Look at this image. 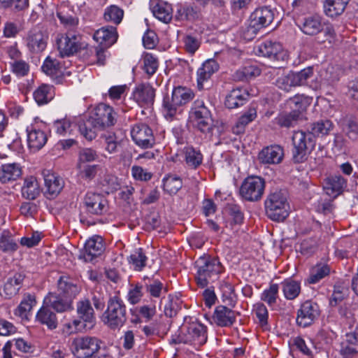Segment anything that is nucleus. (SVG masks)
Instances as JSON below:
<instances>
[{"instance_id":"obj_27","label":"nucleus","mask_w":358,"mask_h":358,"mask_svg":"<svg viewBox=\"0 0 358 358\" xmlns=\"http://www.w3.org/2000/svg\"><path fill=\"white\" fill-rule=\"evenodd\" d=\"M94 39L106 48L114 44L117 39V29L113 26H106L95 31Z\"/></svg>"},{"instance_id":"obj_32","label":"nucleus","mask_w":358,"mask_h":358,"mask_svg":"<svg viewBox=\"0 0 358 358\" xmlns=\"http://www.w3.org/2000/svg\"><path fill=\"white\" fill-rule=\"evenodd\" d=\"M44 182L46 188L45 193L51 198L57 196L64 185V180L52 173H48L44 175Z\"/></svg>"},{"instance_id":"obj_53","label":"nucleus","mask_w":358,"mask_h":358,"mask_svg":"<svg viewBox=\"0 0 358 358\" xmlns=\"http://www.w3.org/2000/svg\"><path fill=\"white\" fill-rule=\"evenodd\" d=\"M148 257L142 248H137L128 257L129 264L133 266L134 270L141 271L146 265Z\"/></svg>"},{"instance_id":"obj_11","label":"nucleus","mask_w":358,"mask_h":358,"mask_svg":"<svg viewBox=\"0 0 358 358\" xmlns=\"http://www.w3.org/2000/svg\"><path fill=\"white\" fill-rule=\"evenodd\" d=\"M56 44L60 57H70L82 48L80 36L76 31H68L64 34H58Z\"/></svg>"},{"instance_id":"obj_23","label":"nucleus","mask_w":358,"mask_h":358,"mask_svg":"<svg viewBox=\"0 0 358 358\" xmlns=\"http://www.w3.org/2000/svg\"><path fill=\"white\" fill-rule=\"evenodd\" d=\"M22 175V166L13 162L3 163L0 166V182L7 184L16 181Z\"/></svg>"},{"instance_id":"obj_28","label":"nucleus","mask_w":358,"mask_h":358,"mask_svg":"<svg viewBox=\"0 0 358 358\" xmlns=\"http://www.w3.org/2000/svg\"><path fill=\"white\" fill-rule=\"evenodd\" d=\"M150 8L153 15L164 22H169L172 18V6L162 0H150Z\"/></svg>"},{"instance_id":"obj_50","label":"nucleus","mask_w":358,"mask_h":358,"mask_svg":"<svg viewBox=\"0 0 358 358\" xmlns=\"http://www.w3.org/2000/svg\"><path fill=\"white\" fill-rule=\"evenodd\" d=\"M171 96L182 108L183 106L193 99L194 94L192 90L179 86L173 89Z\"/></svg>"},{"instance_id":"obj_60","label":"nucleus","mask_w":358,"mask_h":358,"mask_svg":"<svg viewBox=\"0 0 358 358\" xmlns=\"http://www.w3.org/2000/svg\"><path fill=\"white\" fill-rule=\"evenodd\" d=\"M279 287L278 284H271L265 289L261 294V300L266 302L268 306H274L278 297Z\"/></svg>"},{"instance_id":"obj_63","label":"nucleus","mask_w":358,"mask_h":358,"mask_svg":"<svg viewBox=\"0 0 358 358\" xmlns=\"http://www.w3.org/2000/svg\"><path fill=\"white\" fill-rule=\"evenodd\" d=\"M294 80L296 86L304 85L308 80L313 76L314 71L312 66H308L298 72L292 71Z\"/></svg>"},{"instance_id":"obj_47","label":"nucleus","mask_w":358,"mask_h":358,"mask_svg":"<svg viewBox=\"0 0 358 358\" xmlns=\"http://www.w3.org/2000/svg\"><path fill=\"white\" fill-rule=\"evenodd\" d=\"M333 129V123L329 120H320L310 124L308 129L314 136L328 135Z\"/></svg>"},{"instance_id":"obj_13","label":"nucleus","mask_w":358,"mask_h":358,"mask_svg":"<svg viewBox=\"0 0 358 358\" xmlns=\"http://www.w3.org/2000/svg\"><path fill=\"white\" fill-rule=\"evenodd\" d=\"M320 310L318 304L310 300L303 302L297 311L296 323L302 327L312 324L319 317Z\"/></svg>"},{"instance_id":"obj_8","label":"nucleus","mask_w":358,"mask_h":358,"mask_svg":"<svg viewBox=\"0 0 358 358\" xmlns=\"http://www.w3.org/2000/svg\"><path fill=\"white\" fill-rule=\"evenodd\" d=\"M71 349L77 358H92L99 352L100 341L95 337H76L72 341Z\"/></svg>"},{"instance_id":"obj_64","label":"nucleus","mask_w":358,"mask_h":358,"mask_svg":"<svg viewBox=\"0 0 358 358\" xmlns=\"http://www.w3.org/2000/svg\"><path fill=\"white\" fill-rule=\"evenodd\" d=\"M253 311L258 320L259 324L263 328L266 327L268 312L266 306L262 303H257L253 306Z\"/></svg>"},{"instance_id":"obj_7","label":"nucleus","mask_w":358,"mask_h":358,"mask_svg":"<svg viewBox=\"0 0 358 358\" xmlns=\"http://www.w3.org/2000/svg\"><path fill=\"white\" fill-rule=\"evenodd\" d=\"M189 120L201 132H210L213 126L211 113L201 100H196L189 111Z\"/></svg>"},{"instance_id":"obj_49","label":"nucleus","mask_w":358,"mask_h":358,"mask_svg":"<svg viewBox=\"0 0 358 358\" xmlns=\"http://www.w3.org/2000/svg\"><path fill=\"white\" fill-rule=\"evenodd\" d=\"M142 68L144 72L150 77L154 75L159 66L158 59L152 53L145 52L141 57Z\"/></svg>"},{"instance_id":"obj_18","label":"nucleus","mask_w":358,"mask_h":358,"mask_svg":"<svg viewBox=\"0 0 358 358\" xmlns=\"http://www.w3.org/2000/svg\"><path fill=\"white\" fill-rule=\"evenodd\" d=\"M284 158V150L279 145L264 147L258 154L257 159L264 165L278 164Z\"/></svg>"},{"instance_id":"obj_31","label":"nucleus","mask_w":358,"mask_h":358,"mask_svg":"<svg viewBox=\"0 0 358 358\" xmlns=\"http://www.w3.org/2000/svg\"><path fill=\"white\" fill-rule=\"evenodd\" d=\"M103 250L102 238L99 236H92L85 244L84 258L86 261H92L94 257L101 255Z\"/></svg>"},{"instance_id":"obj_58","label":"nucleus","mask_w":358,"mask_h":358,"mask_svg":"<svg viewBox=\"0 0 358 358\" xmlns=\"http://www.w3.org/2000/svg\"><path fill=\"white\" fill-rule=\"evenodd\" d=\"M36 303V299L34 296L31 294L25 295L18 306L15 314L21 317H27Z\"/></svg>"},{"instance_id":"obj_17","label":"nucleus","mask_w":358,"mask_h":358,"mask_svg":"<svg viewBox=\"0 0 358 358\" xmlns=\"http://www.w3.org/2000/svg\"><path fill=\"white\" fill-rule=\"evenodd\" d=\"M84 205L88 213L101 215L108 210V202L100 194L87 192L84 198Z\"/></svg>"},{"instance_id":"obj_45","label":"nucleus","mask_w":358,"mask_h":358,"mask_svg":"<svg viewBox=\"0 0 358 358\" xmlns=\"http://www.w3.org/2000/svg\"><path fill=\"white\" fill-rule=\"evenodd\" d=\"M257 117V110L255 108H250L244 114H243L236 121L233 127L232 131L235 134H239L244 131L245 127L250 122Z\"/></svg>"},{"instance_id":"obj_33","label":"nucleus","mask_w":358,"mask_h":358,"mask_svg":"<svg viewBox=\"0 0 358 358\" xmlns=\"http://www.w3.org/2000/svg\"><path fill=\"white\" fill-rule=\"evenodd\" d=\"M246 90L241 87L233 89L227 95L224 104L229 108H236L243 106L248 98Z\"/></svg>"},{"instance_id":"obj_41","label":"nucleus","mask_w":358,"mask_h":358,"mask_svg":"<svg viewBox=\"0 0 358 358\" xmlns=\"http://www.w3.org/2000/svg\"><path fill=\"white\" fill-rule=\"evenodd\" d=\"M281 289L285 298L294 300L301 293V283L292 278H287L281 282Z\"/></svg>"},{"instance_id":"obj_21","label":"nucleus","mask_w":358,"mask_h":358,"mask_svg":"<svg viewBox=\"0 0 358 358\" xmlns=\"http://www.w3.org/2000/svg\"><path fill=\"white\" fill-rule=\"evenodd\" d=\"M43 71L50 76L53 80L58 83L62 80V78L66 74L69 76V72L66 71L64 66L56 58L48 56L42 65Z\"/></svg>"},{"instance_id":"obj_16","label":"nucleus","mask_w":358,"mask_h":358,"mask_svg":"<svg viewBox=\"0 0 358 358\" xmlns=\"http://www.w3.org/2000/svg\"><path fill=\"white\" fill-rule=\"evenodd\" d=\"M256 52L259 56L273 61H283L287 57V53L280 43L268 40L261 43L257 47Z\"/></svg>"},{"instance_id":"obj_25","label":"nucleus","mask_w":358,"mask_h":358,"mask_svg":"<svg viewBox=\"0 0 358 358\" xmlns=\"http://www.w3.org/2000/svg\"><path fill=\"white\" fill-rule=\"evenodd\" d=\"M236 313L235 311L224 306L215 308L213 320L219 327H230L236 322Z\"/></svg>"},{"instance_id":"obj_24","label":"nucleus","mask_w":358,"mask_h":358,"mask_svg":"<svg viewBox=\"0 0 358 358\" xmlns=\"http://www.w3.org/2000/svg\"><path fill=\"white\" fill-rule=\"evenodd\" d=\"M43 303L58 313H62L73 309V301H71V299L64 297L57 292L49 293L48 295L45 297Z\"/></svg>"},{"instance_id":"obj_42","label":"nucleus","mask_w":358,"mask_h":358,"mask_svg":"<svg viewBox=\"0 0 358 358\" xmlns=\"http://www.w3.org/2000/svg\"><path fill=\"white\" fill-rule=\"evenodd\" d=\"M312 347L313 343L310 341L308 344L304 339L297 336L292 341L291 350L294 355L310 357L313 355Z\"/></svg>"},{"instance_id":"obj_48","label":"nucleus","mask_w":358,"mask_h":358,"mask_svg":"<svg viewBox=\"0 0 358 358\" xmlns=\"http://www.w3.org/2000/svg\"><path fill=\"white\" fill-rule=\"evenodd\" d=\"M57 15L66 29L74 31L75 29L77 28L79 23L78 18L72 13L66 11L64 8H59Z\"/></svg>"},{"instance_id":"obj_34","label":"nucleus","mask_w":358,"mask_h":358,"mask_svg":"<svg viewBox=\"0 0 358 358\" xmlns=\"http://www.w3.org/2000/svg\"><path fill=\"white\" fill-rule=\"evenodd\" d=\"M299 26L301 30L307 35H315L323 29L321 17L318 15L305 17Z\"/></svg>"},{"instance_id":"obj_9","label":"nucleus","mask_w":358,"mask_h":358,"mask_svg":"<svg viewBox=\"0 0 358 358\" xmlns=\"http://www.w3.org/2000/svg\"><path fill=\"white\" fill-rule=\"evenodd\" d=\"M266 182L260 176H251L247 177L240 188V194L243 199L248 201L260 200L264 193Z\"/></svg>"},{"instance_id":"obj_12","label":"nucleus","mask_w":358,"mask_h":358,"mask_svg":"<svg viewBox=\"0 0 358 358\" xmlns=\"http://www.w3.org/2000/svg\"><path fill=\"white\" fill-rule=\"evenodd\" d=\"M274 19V11L268 6L257 8L250 17L249 31L256 34L268 27Z\"/></svg>"},{"instance_id":"obj_4","label":"nucleus","mask_w":358,"mask_h":358,"mask_svg":"<svg viewBox=\"0 0 358 358\" xmlns=\"http://www.w3.org/2000/svg\"><path fill=\"white\" fill-rule=\"evenodd\" d=\"M197 268L195 276L199 287L204 288L209 283L218 279L224 268L217 257L211 256L200 257L196 262Z\"/></svg>"},{"instance_id":"obj_14","label":"nucleus","mask_w":358,"mask_h":358,"mask_svg":"<svg viewBox=\"0 0 358 358\" xmlns=\"http://www.w3.org/2000/svg\"><path fill=\"white\" fill-rule=\"evenodd\" d=\"M155 97V89L149 83L136 85L132 90L131 99L140 107L152 105Z\"/></svg>"},{"instance_id":"obj_62","label":"nucleus","mask_w":358,"mask_h":358,"mask_svg":"<svg viewBox=\"0 0 358 358\" xmlns=\"http://www.w3.org/2000/svg\"><path fill=\"white\" fill-rule=\"evenodd\" d=\"M72 124L69 118H63L55 120L52 124V129L59 136L71 134L72 131Z\"/></svg>"},{"instance_id":"obj_52","label":"nucleus","mask_w":358,"mask_h":358,"mask_svg":"<svg viewBox=\"0 0 358 358\" xmlns=\"http://www.w3.org/2000/svg\"><path fill=\"white\" fill-rule=\"evenodd\" d=\"M185 160L187 165L192 169H196L203 161V155L198 150L192 147H186L184 150Z\"/></svg>"},{"instance_id":"obj_38","label":"nucleus","mask_w":358,"mask_h":358,"mask_svg":"<svg viewBox=\"0 0 358 358\" xmlns=\"http://www.w3.org/2000/svg\"><path fill=\"white\" fill-rule=\"evenodd\" d=\"M76 311L82 322L92 325L94 322V313L89 299L80 300L76 304Z\"/></svg>"},{"instance_id":"obj_3","label":"nucleus","mask_w":358,"mask_h":358,"mask_svg":"<svg viewBox=\"0 0 358 358\" xmlns=\"http://www.w3.org/2000/svg\"><path fill=\"white\" fill-rule=\"evenodd\" d=\"M207 341V327L198 322L185 321L172 338L174 343H185L200 347Z\"/></svg>"},{"instance_id":"obj_37","label":"nucleus","mask_w":358,"mask_h":358,"mask_svg":"<svg viewBox=\"0 0 358 358\" xmlns=\"http://www.w3.org/2000/svg\"><path fill=\"white\" fill-rule=\"evenodd\" d=\"M357 348L358 327L353 331L346 334V340L341 345V353L346 357H349L357 352Z\"/></svg>"},{"instance_id":"obj_10","label":"nucleus","mask_w":358,"mask_h":358,"mask_svg":"<svg viewBox=\"0 0 358 358\" xmlns=\"http://www.w3.org/2000/svg\"><path fill=\"white\" fill-rule=\"evenodd\" d=\"M294 145L293 160L296 163L304 162L308 154L314 148L315 143L310 133L303 131H295L292 136Z\"/></svg>"},{"instance_id":"obj_29","label":"nucleus","mask_w":358,"mask_h":358,"mask_svg":"<svg viewBox=\"0 0 358 358\" xmlns=\"http://www.w3.org/2000/svg\"><path fill=\"white\" fill-rule=\"evenodd\" d=\"M48 36L39 29L31 30L27 38V45L32 52H40L45 50Z\"/></svg>"},{"instance_id":"obj_2","label":"nucleus","mask_w":358,"mask_h":358,"mask_svg":"<svg viewBox=\"0 0 358 358\" xmlns=\"http://www.w3.org/2000/svg\"><path fill=\"white\" fill-rule=\"evenodd\" d=\"M310 104V99L303 95H296L289 99L285 104L289 111L284 110L275 118L276 123L281 127H294L303 117V113Z\"/></svg>"},{"instance_id":"obj_46","label":"nucleus","mask_w":358,"mask_h":358,"mask_svg":"<svg viewBox=\"0 0 358 358\" xmlns=\"http://www.w3.org/2000/svg\"><path fill=\"white\" fill-rule=\"evenodd\" d=\"M86 328L87 324H85L79 319H74L64 322L62 324L60 331L64 336H69L78 332L83 331Z\"/></svg>"},{"instance_id":"obj_6","label":"nucleus","mask_w":358,"mask_h":358,"mask_svg":"<svg viewBox=\"0 0 358 358\" xmlns=\"http://www.w3.org/2000/svg\"><path fill=\"white\" fill-rule=\"evenodd\" d=\"M266 214L273 221L281 222L289 215V205L281 191L271 192L264 201Z\"/></svg>"},{"instance_id":"obj_51","label":"nucleus","mask_w":358,"mask_h":358,"mask_svg":"<svg viewBox=\"0 0 358 358\" xmlns=\"http://www.w3.org/2000/svg\"><path fill=\"white\" fill-rule=\"evenodd\" d=\"M261 73V70L256 66L249 65L239 69L234 75L236 80L245 81L252 79Z\"/></svg>"},{"instance_id":"obj_57","label":"nucleus","mask_w":358,"mask_h":358,"mask_svg":"<svg viewBox=\"0 0 358 358\" xmlns=\"http://www.w3.org/2000/svg\"><path fill=\"white\" fill-rule=\"evenodd\" d=\"M182 186V180L178 176H169L163 180V189L170 194H176Z\"/></svg>"},{"instance_id":"obj_56","label":"nucleus","mask_w":358,"mask_h":358,"mask_svg":"<svg viewBox=\"0 0 358 358\" xmlns=\"http://www.w3.org/2000/svg\"><path fill=\"white\" fill-rule=\"evenodd\" d=\"M330 273L329 267L326 264H317L313 267L308 281L310 284L318 282Z\"/></svg>"},{"instance_id":"obj_19","label":"nucleus","mask_w":358,"mask_h":358,"mask_svg":"<svg viewBox=\"0 0 358 358\" xmlns=\"http://www.w3.org/2000/svg\"><path fill=\"white\" fill-rule=\"evenodd\" d=\"M218 69L219 64L214 59H208L203 63L196 72L197 87L199 90L208 87L210 78Z\"/></svg>"},{"instance_id":"obj_54","label":"nucleus","mask_w":358,"mask_h":358,"mask_svg":"<svg viewBox=\"0 0 358 358\" xmlns=\"http://www.w3.org/2000/svg\"><path fill=\"white\" fill-rule=\"evenodd\" d=\"M124 10L120 7L112 5L105 9L103 18L106 22L119 24L123 18Z\"/></svg>"},{"instance_id":"obj_61","label":"nucleus","mask_w":358,"mask_h":358,"mask_svg":"<svg viewBox=\"0 0 358 358\" xmlns=\"http://www.w3.org/2000/svg\"><path fill=\"white\" fill-rule=\"evenodd\" d=\"M78 176L85 180H92L97 172L98 165L78 164Z\"/></svg>"},{"instance_id":"obj_5","label":"nucleus","mask_w":358,"mask_h":358,"mask_svg":"<svg viewBox=\"0 0 358 358\" xmlns=\"http://www.w3.org/2000/svg\"><path fill=\"white\" fill-rule=\"evenodd\" d=\"M102 320L111 329H120L127 321V307L123 300L114 296L109 299Z\"/></svg>"},{"instance_id":"obj_15","label":"nucleus","mask_w":358,"mask_h":358,"mask_svg":"<svg viewBox=\"0 0 358 358\" xmlns=\"http://www.w3.org/2000/svg\"><path fill=\"white\" fill-rule=\"evenodd\" d=\"M131 136L135 143L143 148H151L155 143L152 130L145 124H134Z\"/></svg>"},{"instance_id":"obj_26","label":"nucleus","mask_w":358,"mask_h":358,"mask_svg":"<svg viewBox=\"0 0 358 358\" xmlns=\"http://www.w3.org/2000/svg\"><path fill=\"white\" fill-rule=\"evenodd\" d=\"M81 288L69 276H61L57 281V292L71 301L80 293Z\"/></svg>"},{"instance_id":"obj_40","label":"nucleus","mask_w":358,"mask_h":358,"mask_svg":"<svg viewBox=\"0 0 358 358\" xmlns=\"http://www.w3.org/2000/svg\"><path fill=\"white\" fill-rule=\"evenodd\" d=\"M40 192L39 183L35 177L29 176L24 179L22 194L25 199H35L40 194Z\"/></svg>"},{"instance_id":"obj_35","label":"nucleus","mask_w":358,"mask_h":358,"mask_svg":"<svg viewBox=\"0 0 358 358\" xmlns=\"http://www.w3.org/2000/svg\"><path fill=\"white\" fill-rule=\"evenodd\" d=\"M182 108L175 101L171 96H166L164 98L162 103V112L164 117L167 120H173L182 113Z\"/></svg>"},{"instance_id":"obj_36","label":"nucleus","mask_w":358,"mask_h":358,"mask_svg":"<svg viewBox=\"0 0 358 358\" xmlns=\"http://www.w3.org/2000/svg\"><path fill=\"white\" fill-rule=\"evenodd\" d=\"M15 348L17 350L23 353L31 352L32 350L31 344L24 340L23 338H18L8 341L2 348V352L5 354V358H10V349Z\"/></svg>"},{"instance_id":"obj_30","label":"nucleus","mask_w":358,"mask_h":358,"mask_svg":"<svg viewBox=\"0 0 358 358\" xmlns=\"http://www.w3.org/2000/svg\"><path fill=\"white\" fill-rule=\"evenodd\" d=\"M36 321L45 326L49 330L55 329L58 324L57 315L44 303L36 315Z\"/></svg>"},{"instance_id":"obj_59","label":"nucleus","mask_w":358,"mask_h":358,"mask_svg":"<svg viewBox=\"0 0 358 358\" xmlns=\"http://www.w3.org/2000/svg\"><path fill=\"white\" fill-rule=\"evenodd\" d=\"M18 245L9 231H4L0 236V249L4 252H14Z\"/></svg>"},{"instance_id":"obj_43","label":"nucleus","mask_w":358,"mask_h":358,"mask_svg":"<svg viewBox=\"0 0 358 358\" xmlns=\"http://www.w3.org/2000/svg\"><path fill=\"white\" fill-rule=\"evenodd\" d=\"M55 93L52 86L42 84L34 92V98L38 105H43L50 101Z\"/></svg>"},{"instance_id":"obj_44","label":"nucleus","mask_w":358,"mask_h":358,"mask_svg":"<svg viewBox=\"0 0 358 358\" xmlns=\"http://www.w3.org/2000/svg\"><path fill=\"white\" fill-rule=\"evenodd\" d=\"M23 277L20 273H15L13 277L9 278L3 287L5 296L10 298L16 295L20 289Z\"/></svg>"},{"instance_id":"obj_22","label":"nucleus","mask_w":358,"mask_h":358,"mask_svg":"<svg viewBox=\"0 0 358 358\" xmlns=\"http://www.w3.org/2000/svg\"><path fill=\"white\" fill-rule=\"evenodd\" d=\"M348 186V181L341 175H332L327 177L324 182V189L327 194L336 198L343 193Z\"/></svg>"},{"instance_id":"obj_20","label":"nucleus","mask_w":358,"mask_h":358,"mask_svg":"<svg viewBox=\"0 0 358 358\" xmlns=\"http://www.w3.org/2000/svg\"><path fill=\"white\" fill-rule=\"evenodd\" d=\"M27 143L34 152L41 150L47 143L48 136L38 125H30L27 128Z\"/></svg>"},{"instance_id":"obj_1","label":"nucleus","mask_w":358,"mask_h":358,"mask_svg":"<svg viewBox=\"0 0 358 358\" xmlns=\"http://www.w3.org/2000/svg\"><path fill=\"white\" fill-rule=\"evenodd\" d=\"M117 113L113 108L105 103L96 106L86 122H80L78 129L80 134L87 140L92 141L97 136V131L104 130L115 125Z\"/></svg>"},{"instance_id":"obj_55","label":"nucleus","mask_w":358,"mask_h":358,"mask_svg":"<svg viewBox=\"0 0 358 358\" xmlns=\"http://www.w3.org/2000/svg\"><path fill=\"white\" fill-rule=\"evenodd\" d=\"M143 296V285L139 282L131 284L127 294V299L131 305L141 302Z\"/></svg>"},{"instance_id":"obj_39","label":"nucleus","mask_w":358,"mask_h":358,"mask_svg":"<svg viewBox=\"0 0 358 358\" xmlns=\"http://www.w3.org/2000/svg\"><path fill=\"white\" fill-rule=\"evenodd\" d=\"M350 0H325L324 2V13L331 17L341 15Z\"/></svg>"}]
</instances>
